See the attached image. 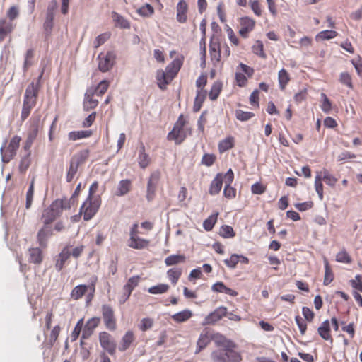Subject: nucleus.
Listing matches in <instances>:
<instances>
[{
    "label": "nucleus",
    "mask_w": 362,
    "mask_h": 362,
    "mask_svg": "<svg viewBox=\"0 0 362 362\" xmlns=\"http://www.w3.org/2000/svg\"><path fill=\"white\" fill-rule=\"evenodd\" d=\"M129 235L130 237L128 241L129 247L136 250H142L148 247L150 240L141 238L139 236L137 223H134L132 226Z\"/></svg>",
    "instance_id": "obj_8"
},
{
    "label": "nucleus",
    "mask_w": 362,
    "mask_h": 362,
    "mask_svg": "<svg viewBox=\"0 0 362 362\" xmlns=\"http://www.w3.org/2000/svg\"><path fill=\"white\" fill-rule=\"evenodd\" d=\"M182 274V269L180 267H173L167 272V277L173 286L177 284Z\"/></svg>",
    "instance_id": "obj_37"
},
{
    "label": "nucleus",
    "mask_w": 362,
    "mask_h": 362,
    "mask_svg": "<svg viewBox=\"0 0 362 362\" xmlns=\"http://www.w3.org/2000/svg\"><path fill=\"white\" fill-rule=\"evenodd\" d=\"M115 59L116 55L112 51L99 54L98 56L99 70L102 72L109 71L113 66L115 62Z\"/></svg>",
    "instance_id": "obj_11"
},
{
    "label": "nucleus",
    "mask_w": 362,
    "mask_h": 362,
    "mask_svg": "<svg viewBox=\"0 0 362 362\" xmlns=\"http://www.w3.org/2000/svg\"><path fill=\"white\" fill-rule=\"evenodd\" d=\"M228 314L227 308L220 306L205 317L202 325H214Z\"/></svg>",
    "instance_id": "obj_13"
},
{
    "label": "nucleus",
    "mask_w": 362,
    "mask_h": 362,
    "mask_svg": "<svg viewBox=\"0 0 362 362\" xmlns=\"http://www.w3.org/2000/svg\"><path fill=\"white\" fill-rule=\"evenodd\" d=\"M170 289V286L166 284H159L153 286L148 289V292L151 294H163L167 293Z\"/></svg>",
    "instance_id": "obj_44"
},
{
    "label": "nucleus",
    "mask_w": 362,
    "mask_h": 362,
    "mask_svg": "<svg viewBox=\"0 0 362 362\" xmlns=\"http://www.w3.org/2000/svg\"><path fill=\"white\" fill-rule=\"evenodd\" d=\"M99 342L101 347L107 351L110 355H114L116 351V343L112 335L105 332H100L98 335Z\"/></svg>",
    "instance_id": "obj_12"
},
{
    "label": "nucleus",
    "mask_w": 362,
    "mask_h": 362,
    "mask_svg": "<svg viewBox=\"0 0 362 362\" xmlns=\"http://www.w3.org/2000/svg\"><path fill=\"white\" fill-rule=\"evenodd\" d=\"M89 156L90 151L88 149H83L74 154L70 160L80 166L88 160Z\"/></svg>",
    "instance_id": "obj_34"
},
{
    "label": "nucleus",
    "mask_w": 362,
    "mask_h": 362,
    "mask_svg": "<svg viewBox=\"0 0 362 362\" xmlns=\"http://www.w3.org/2000/svg\"><path fill=\"white\" fill-rule=\"evenodd\" d=\"M42 252L40 248L34 247L29 249V262L39 264L42 262Z\"/></svg>",
    "instance_id": "obj_38"
},
{
    "label": "nucleus",
    "mask_w": 362,
    "mask_h": 362,
    "mask_svg": "<svg viewBox=\"0 0 362 362\" xmlns=\"http://www.w3.org/2000/svg\"><path fill=\"white\" fill-rule=\"evenodd\" d=\"M160 178V173L158 170L153 172L148 180L146 199L152 201L155 197L156 189Z\"/></svg>",
    "instance_id": "obj_15"
},
{
    "label": "nucleus",
    "mask_w": 362,
    "mask_h": 362,
    "mask_svg": "<svg viewBox=\"0 0 362 362\" xmlns=\"http://www.w3.org/2000/svg\"><path fill=\"white\" fill-rule=\"evenodd\" d=\"M252 52L258 56L259 57L265 59H267V54L264 50L263 42L260 40H257L252 47Z\"/></svg>",
    "instance_id": "obj_46"
},
{
    "label": "nucleus",
    "mask_w": 362,
    "mask_h": 362,
    "mask_svg": "<svg viewBox=\"0 0 362 362\" xmlns=\"http://www.w3.org/2000/svg\"><path fill=\"white\" fill-rule=\"evenodd\" d=\"M95 90L93 87L88 88L83 102V108L86 112L95 109L98 105V100L94 98Z\"/></svg>",
    "instance_id": "obj_17"
},
{
    "label": "nucleus",
    "mask_w": 362,
    "mask_h": 362,
    "mask_svg": "<svg viewBox=\"0 0 362 362\" xmlns=\"http://www.w3.org/2000/svg\"><path fill=\"white\" fill-rule=\"evenodd\" d=\"M184 62V56L180 55L174 59L165 70L159 69L156 72V80L158 86L161 90H165L173 78L180 71Z\"/></svg>",
    "instance_id": "obj_1"
},
{
    "label": "nucleus",
    "mask_w": 362,
    "mask_h": 362,
    "mask_svg": "<svg viewBox=\"0 0 362 362\" xmlns=\"http://www.w3.org/2000/svg\"><path fill=\"white\" fill-rule=\"evenodd\" d=\"M211 341V337L209 332L204 329L199 335V339L197 341V349L195 354L199 353L204 349Z\"/></svg>",
    "instance_id": "obj_27"
},
{
    "label": "nucleus",
    "mask_w": 362,
    "mask_h": 362,
    "mask_svg": "<svg viewBox=\"0 0 362 362\" xmlns=\"http://www.w3.org/2000/svg\"><path fill=\"white\" fill-rule=\"evenodd\" d=\"M339 82L347 86L349 88H353V83L351 76L348 72H342L339 76Z\"/></svg>",
    "instance_id": "obj_60"
},
{
    "label": "nucleus",
    "mask_w": 362,
    "mask_h": 362,
    "mask_svg": "<svg viewBox=\"0 0 362 362\" xmlns=\"http://www.w3.org/2000/svg\"><path fill=\"white\" fill-rule=\"evenodd\" d=\"M223 196L228 199H235L237 194V190L235 187H232L229 183L225 184L223 189Z\"/></svg>",
    "instance_id": "obj_57"
},
{
    "label": "nucleus",
    "mask_w": 362,
    "mask_h": 362,
    "mask_svg": "<svg viewBox=\"0 0 362 362\" xmlns=\"http://www.w3.org/2000/svg\"><path fill=\"white\" fill-rule=\"evenodd\" d=\"M336 261L340 263L350 264L352 262V259L349 254L344 249L337 254Z\"/></svg>",
    "instance_id": "obj_51"
},
{
    "label": "nucleus",
    "mask_w": 362,
    "mask_h": 362,
    "mask_svg": "<svg viewBox=\"0 0 362 362\" xmlns=\"http://www.w3.org/2000/svg\"><path fill=\"white\" fill-rule=\"evenodd\" d=\"M318 334L326 341H329L331 343L333 342V338L331 334V329L329 325V321L328 320H325L317 329Z\"/></svg>",
    "instance_id": "obj_25"
},
{
    "label": "nucleus",
    "mask_w": 362,
    "mask_h": 362,
    "mask_svg": "<svg viewBox=\"0 0 362 362\" xmlns=\"http://www.w3.org/2000/svg\"><path fill=\"white\" fill-rule=\"evenodd\" d=\"M100 205V198H86V201L83 203L80 208L79 214H83L84 221H90L97 214Z\"/></svg>",
    "instance_id": "obj_5"
},
{
    "label": "nucleus",
    "mask_w": 362,
    "mask_h": 362,
    "mask_svg": "<svg viewBox=\"0 0 362 362\" xmlns=\"http://www.w3.org/2000/svg\"><path fill=\"white\" fill-rule=\"evenodd\" d=\"M323 262L325 265V276L323 284L325 286H327L334 280V273L329 263V261L326 257H323Z\"/></svg>",
    "instance_id": "obj_35"
},
{
    "label": "nucleus",
    "mask_w": 362,
    "mask_h": 362,
    "mask_svg": "<svg viewBox=\"0 0 362 362\" xmlns=\"http://www.w3.org/2000/svg\"><path fill=\"white\" fill-rule=\"evenodd\" d=\"M222 88H223L222 82H221L219 81H215L213 83V85L211 88V90L209 91V97L210 100H216L218 98V97L219 96V95L222 90Z\"/></svg>",
    "instance_id": "obj_42"
},
{
    "label": "nucleus",
    "mask_w": 362,
    "mask_h": 362,
    "mask_svg": "<svg viewBox=\"0 0 362 362\" xmlns=\"http://www.w3.org/2000/svg\"><path fill=\"white\" fill-rule=\"evenodd\" d=\"M30 163V153H26V155L23 156L20 161L18 167L19 171L22 173H24L29 168Z\"/></svg>",
    "instance_id": "obj_62"
},
{
    "label": "nucleus",
    "mask_w": 362,
    "mask_h": 362,
    "mask_svg": "<svg viewBox=\"0 0 362 362\" xmlns=\"http://www.w3.org/2000/svg\"><path fill=\"white\" fill-rule=\"evenodd\" d=\"M255 116V114L252 112H246L242 110H237L235 111V117L237 119L241 122H246L250 120Z\"/></svg>",
    "instance_id": "obj_55"
},
{
    "label": "nucleus",
    "mask_w": 362,
    "mask_h": 362,
    "mask_svg": "<svg viewBox=\"0 0 362 362\" xmlns=\"http://www.w3.org/2000/svg\"><path fill=\"white\" fill-rule=\"evenodd\" d=\"M70 206L66 199H57L46 208L42 214L43 224H51L62 214L63 210H69Z\"/></svg>",
    "instance_id": "obj_2"
},
{
    "label": "nucleus",
    "mask_w": 362,
    "mask_h": 362,
    "mask_svg": "<svg viewBox=\"0 0 362 362\" xmlns=\"http://www.w3.org/2000/svg\"><path fill=\"white\" fill-rule=\"evenodd\" d=\"M209 54L211 60L214 66L221 62V43L215 37H211L209 44Z\"/></svg>",
    "instance_id": "obj_18"
},
{
    "label": "nucleus",
    "mask_w": 362,
    "mask_h": 362,
    "mask_svg": "<svg viewBox=\"0 0 362 362\" xmlns=\"http://www.w3.org/2000/svg\"><path fill=\"white\" fill-rule=\"evenodd\" d=\"M34 186H35V180H32L30 185L28 187V189L26 193V202H25V208L27 209H30L32 205L34 195Z\"/></svg>",
    "instance_id": "obj_52"
},
{
    "label": "nucleus",
    "mask_w": 362,
    "mask_h": 362,
    "mask_svg": "<svg viewBox=\"0 0 362 362\" xmlns=\"http://www.w3.org/2000/svg\"><path fill=\"white\" fill-rule=\"evenodd\" d=\"M322 175L317 174L315 178V187L320 200L323 199V185Z\"/></svg>",
    "instance_id": "obj_63"
},
{
    "label": "nucleus",
    "mask_w": 362,
    "mask_h": 362,
    "mask_svg": "<svg viewBox=\"0 0 362 362\" xmlns=\"http://www.w3.org/2000/svg\"><path fill=\"white\" fill-rule=\"evenodd\" d=\"M192 315V312L190 310L186 309L173 315L171 318L177 323H182L187 321Z\"/></svg>",
    "instance_id": "obj_36"
},
{
    "label": "nucleus",
    "mask_w": 362,
    "mask_h": 362,
    "mask_svg": "<svg viewBox=\"0 0 362 362\" xmlns=\"http://www.w3.org/2000/svg\"><path fill=\"white\" fill-rule=\"evenodd\" d=\"M141 277L139 276H134L130 277L125 285L123 286L124 293L119 300L121 303H124L131 296L133 290L139 285Z\"/></svg>",
    "instance_id": "obj_16"
},
{
    "label": "nucleus",
    "mask_w": 362,
    "mask_h": 362,
    "mask_svg": "<svg viewBox=\"0 0 362 362\" xmlns=\"http://www.w3.org/2000/svg\"><path fill=\"white\" fill-rule=\"evenodd\" d=\"M187 123V118L181 114L174 124L173 129L168 134V140L174 141L177 145L181 144L187 135L192 134V129L185 127Z\"/></svg>",
    "instance_id": "obj_3"
},
{
    "label": "nucleus",
    "mask_w": 362,
    "mask_h": 362,
    "mask_svg": "<svg viewBox=\"0 0 362 362\" xmlns=\"http://www.w3.org/2000/svg\"><path fill=\"white\" fill-rule=\"evenodd\" d=\"M97 281V276H94L91 278L90 285L86 286L84 284H81L75 286L71 292V298L75 300H77L83 296V295L87 292L88 289H90L91 292L87 296V301H90L94 296L95 284Z\"/></svg>",
    "instance_id": "obj_6"
},
{
    "label": "nucleus",
    "mask_w": 362,
    "mask_h": 362,
    "mask_svg": "<svg viewBox=\"0 0 362 362\" xmlns=\"http://www.w3.org/2000/svg\"><path fill=\"white\" fill-rule=\"evenodd\" d=\"M101 313L105 327L110 331H115L117 329V319L112 307L110 305H103Z\"/></svg>",
    "instance_id": "obj_10"
},
{
    "label": "nucleus",
    "mask_w": 362,
    "mask_h": 362,
    "mask_svg": "<svg viewBox=\"0 0 362 362\" xmlns=\"http://www.w3.org/2000/svg\"><path fill=\"white\" fill-rule=\"evenodd\" d=\"M39 132V121L37 120L35 122H33L30 126V129L28 130V136L27 138L35 141L36 139Z\"/></svg>",
    "instance_id": "obj_56"
},
{
    "label": "nucleus",
    "mask_w": 362,
    "mask_h": 362,
    "mask_svg": "<svg viewBox=\"0 0 362 362\" xmlns=\"http://www.w3.org/2000/svg\"><path fill=\"white\" fill-rule=\"evenodd\" d=\"M217 216L218 214H213L204 221L203 226L206 231H210L213 229L217 221Z\"/></svg>",
    "instance_id": "obj_61"
},
{
    "label": "nucleus",
    "mask_w": 362,
    "mask_h": 362,
    "mask_svg": "<svg viewBox=\"0 0 362 362\" xmlns=\"http://www.w3.org/2000/svg\"><path fill=\"white\" fill-rule=\"evenodd\" d=\"M322 174V180L330 187H334L338 180L334 175L330 174L329 171L325 169L322 172L320 173Z\"/></svg>",
    "instance_id": "obj_50"
},
{
    "label": "nucleus",
    "mask_w": 362,
    "mask_h": 362,
    "mask_svg": "<svg viewBox=\"0 0 362 362\" xmlns=\"http://www.w3.org/2000/svg\"><path fill=\"white\" fill-rule=\"evenodd\" d=\"M186 260L184 255H172L167 257L165 259V263L167 266H173L179 263H183Z\"/></svg>",
    "instance_id": "obj_45"
},
{
    "label": "nucleus",
    "mask_w": 362,
    "mask_h": 362,
    "mask_svg": "<svg viewBox=\"0 0 362 362\" xmlns=\"http://www.w3.org/2000/svg\"><path fill=\"white\" fill-rule=\"evenodd\" d=\"M36 105V103L24 101L23 103L21 118L23 121L25 120L30 114L32 109Z\"/></svg>",
    "instance_id": "obj_47"
},
{
    "label": "nucleus",
    "mask_w": 362,
    "mask_h": 362,
    "mask_svg": "<svg viewBox=\"0 0 362 362\" xmlns=\"http://www.w3.org/2000/svg\"><path fill=\"white\" fill-rule=\"evenodd\" d=\"M34 57V50L33 49H29L27 50L25 55V60L23 64V71L26 72L28 69L33 65V58Z\"/></svg>",
    "instance_id": "obj_53"
},
{
    "label": "nucleus",
    "mask_w": 362,
    "mask_h": 362,
    "mask_svg": "<svg viewBox=\"0 0 362 362\" xmlns=\"http://www.w3.org/2000/svg\"><path fill=\"white\" fill-rule=\"evenodd\" d=\"M44 74V70H42L38 76L37 81H32L26 88L25 95H24V101L31 102L34 103H37V99L40 88L41 87V79Z\"/></svg>",
    "instance_id": "obj_9"
},
{
    "label": "nucleus",
    "mask_w": 362,
    "mask_h": 362,
    "mask_svg": "<svg viewBox=\"0 0 362 362\" xmlns=\"http://www.w3.org/2000/svg\"><path fill=\"white\" fill-rule=\"evenodd\" d=\"M14 25L6 19L0 20V42H2L8 34L12 33Z\"/></svg>",
    "instance_id": "obj_29"
},
{
    "label": "nucleus",
    "mask_w": 362,
    "mask_h": 362,
    "mask_svg": "<svg viewBox=\"0 0 362 362\" xmlns=\"http://www.w3.org/2000/svg\"><path fill=\"white\" fill-rule=\"evenodd\" d=\"M242 361L241 355L237 351L227 349L226 362H240Z\"/></svg>",
    "instance_id": "obj_59"
},
{
    "label": "nucleus",
    "mask_w": 362,
    "mask_h": 362,
    "mask_svg": "<svg viewBox=\"0 0 362 362\" xmlns=\"http://www.w3.org/2000/svg\"><path fill=\"white\" fill-rule=\"evenodd\" d=\"M211 290L217 293H223L230 296L235 297L238 296V292L228 288L223 282L218 281L212 285Z\"/></svg>",
    "instance_id": "obj_30"
},
{
    "label": "nucleus",
    "mask_w": 362,
    "mask_h": 362,
    "mask_svg": "<svg viewBox=\"0 0 362 362\" xmlns=\"http://www.w3.org/2000/svg\"><path fill=\"white\" fill-rule=\"evenodd\" d=\"M290 81L291 76L289 73L285 69H281L278 73V81L280 90H285Z\"/></svg>",
    "instance_id": "obj_33"
},
{
    "label": "nucleus",
    "mask_w": 362,
    "mask_h": 362,
    "mask_svg": "<svg viewBox=\"0 0 362 362\" xmlns=\"http://www.w3.org/2000/svg\"><path fill=\"white\" fill-rule=\"evenodd\" d=\"M338 35V33L332 30H322L315 35V40L321 42L335 38Z\"/></svg>",
    "instance_id": "obj_39"
},
{
    "label": "nucleus",
    "mask_w": 362,
    "mask_h": 362,
    "mask_svg": "<svg viewBox=\"0 0 362 362\" xmlns=\"http://www.w3.org/2000/svg\"><path fill=\"white\" fill-rule=\"evenodd\" d=\"M234 138L233 136H228L221 140L218 145V151L221 153L230 150L234 146Z\"/></svg>",
    "instance_id": "obj_41"
},
{
    "label": "nucleus",
    "mask_w": 362,
    "mask_h": 362,
    "mask_svg": "<svg viewBox=\"0 0 362 362\" xmlns=\"http://www.w3.org/2000/svg\"><path fill=\"white\" fill-rule=\"evenodd\" d=\"M137 13L144 17H149L154 13L153 7L149 4H146L137 10Z\"/></svg>",
    "instance_id": "obj_58"
},
{
    "label": "nucleus",
    "mask_w": 362,
    "mask_h": 362,
    "mask_svg": "<svg viewBox=\"0 0 362 362\" xmlns=\"http://www.w3.org/2000/svg\"><path fill=\"white\" fill-rule=\"evenodd\" d=\"M52 235V228L49 224H43V226L38 231L37 239L41 247H45L49 237Z\"/></svg>",
    "instance_id": "obj_21"
},
{
    "label": "nucleus",
    "mask_w": 362,
    "mask_h": 362,
    "mask_svg": "<svg viewBox=\"0 0 362 362\" xmlns=\"http://www.w3.org/2000/svg\"><path fill=\"white\" fill-rule=\"evenodd\" d=\"M21 137L18 135L13 136L8 145L6 143L1 147L0 151L2 161L5 163H9L16 155L19 148Z\"/></svg>",
    "instance_id": "obj_4"
},
{
    "label": "nucleus",
    "mask_w": 362,
    "mask_h": 362,
    "mask_svg": "<svg viewBox=\"0 0 362 362\" xmlns=\"http://www.w3.org/2000/svg\"><path fill=\"white\" fill-rule=\"evenodd\" d=\"M71 251L68 246L65 247L59 255L58 259L57 260L55 267L59 272L64 266L66 261L70 257Z\"/></svg>",
    "instance_id": "obj_31"
},
{
    "label": "nucleus",
    "mask_w": 362,
    "mask_h": 362,
    "mask_svg": "<svg viewBox=\"0 0 362 362\" xmlns=\"http://www.w3.org/2000/svg\"><path fill=\"white\" fill-rule=\"evenodd\" d=\"M60 331V326L56 325L51 330L49 334L46 337L45 341L50 347H52L57 340Z\"/></svg>",
    "instance_id": "obj_43"
},
{
    "label": "nucleus",
    "mask_w": 362,
    "mask_h": 362,
    "mask_svg": "<svg viewBox=\"0 0 362 362\" xmlns=\"http://www.w3.org/2000/svg\"><path fill=\"white\" fill-rule=\"evenodd\" d=\"M100 318L98 317H93L89 319L84 325L81 338L83 339H88L93 333L95 329L99 325Z\"/></svg>",
    "instance_id": "obj_19"
},
{
    "label": "nucleus",
    "mask_w": 362,
    "mask_h": 362,
    "mask_svg": "<svg viewBox=\"0 0 362 362\" xmlns=\"http://www.w3.org/2000/svg\"><path fill=\"white\" fill-rule=\"evenodd\" d=\"M132 188V182L130 180H121L117 186V188L115 191V195L118 197H122L127 194Z\"/></svg>",
    "instance_id": "obj_32"
},
{
    "label": "nucleus",
    "mask_w": 362,
    "mask_h": 362,
    "mask_svg": "<svg viewBox=\"0 0 362 362\" xmlns=\"http://www.w3.org/2000/svg\"><path fill=\"white\" fill-rule=\"evenodd\" d=\"M110 83L106 80L100 81L96 87H93L95 95L102 96L107 90Z\"/></svg>",
    "instance_id": "obj_54"
},
{
    "label": "nucleus",
    "mask_w": 362,
    "mask_h": 362,
    "mask_svg": "<svg viewBox=\"0 0 362 362\" xmlns=\"http://www.w3.org/2000/svg\"><path fill=\"white\" fill-rule=\"evenodd\" d=\"M79 165L70 160L69 166L67 169L66 180V182H70L73 180L76 175Z\"/></svg>",
    "instance_id": "obj_49"
},
{
    "label": "nucleus",
    "mask_w": 362,
    "mask_h": 362,
    "mask_svg": "<svg viewBox=\"0 0 362 362\" xmlns=\"http://www.w3.org/2000/svg\"><path fill=\"white\" fill-rule=\"evenodd\" d=\"M57 7V1H52V4L48 6L47 11L46 19L44 23V28L45 32L49 35L53 28L54 11Z\"/></svg>",
    "instance_id": "obj_20"
},
{
    "label": "nucleus",
    "mask_w": 362,
    "mask_h": 362,
    "mask_svg": "<svg viewBox=\"0 0 362 362\" xmlns=\"http://www.w3.org/2000/svg\"><path fill=\"white\" fill-rule=\"evenodd\" d=\"M93 132L90 130H80L70 132L68 134V138L71 141H76L81 139L88 138L92 135Z\"/></svg>",
    "instance_id": "obj_40"
},
{
    "label": "nucleus",
    "mask_w": 362,
    "mask_h": 362,
    "mask_svg": "<svg viewBox=\"0 0 362 362\" xmlns=\"http://www.w3.org/2000/svg\"><path fill=\"white\" fill-rule=\"evenodd\" d=\"M111 17L114 22L115 26L122 29H129L131 27L130 22L125 18L124 16L118 13L117 12L112 11Z\"/></svg>",
    "instance_id": "obj_26"
},
{
    "label": "nucleus",
    "mask_w": 362,
    "mask_h": 362,
    "mask_svg": "<svg viewBox=\"0 0 362 362\" xmlns=\"http://www.w3.org/2000/svg\"><path fill=\"white\" fill-rule=\"evenodd\" d=\"M151 163V158L148 153H146L145 146L141 144L140 150L138 156V163L141 168H146Z\"/></svg>",
    "instance_id": "obj_28"
},
{
    "label": "nucleus",
    "mask_w": 362,
    "mask_h": 362,
    "mask_svg": "<svg viewBox=\"0 0 362 362\" xmlns=\"http://www.w3.org/2000/svg\"><path fill=\"white\" fill-rule=\"evenodd\" d=\"M240 30L239 34L243 38H247L249 34L255 29L256 22L254 19L248 16H243L239 20Z\"/></svg>",
    "instance_id": "obj_14"
},
{
    "label": "nucleus",
    "mask_w": 362,
    "mask_h": 362,
    "mask_svg": "<svg viewBox=\"0 0 362 362\" xmlns=\"http://www.w3.org/2000/svg\"><path fill=\"white\" fill-rule=\"evenodd\" d=\"M223 181V175L222 173H218L210 184L209 193L211 195L218 194L221 190Z\"/></svg>",
    "instance_id": "obj_23"
},
{
    "label": "nucleus",
    "mask_w": 362,
    "mask_h": 362,
    "mask_svg": "<svg viewBox=\"0 0 362 362\" xmlns=\"http://www.w3.org/2000/svg\"><path fill=\"white\" fill-rule=\"evenodd\" d=\"M188 6L185 0H180L176 7V19L180 23H184L187 20Z\"/></svg>",
    "instance_id": "obj_22"
},
{
    "label": "nucleus",
    "mask_w": 362,
    "mask_h": 362,
    "mask_svg": "<svg viewBox=\"0 0 362 362\" xmlns=\"http://www.w3.org/2000/svg\"><path fill=\"white\" fill-rule=\"evenodd\" d=\"M249 4L255 16L259 17L262 15V6L259 0H250Z\"/></svg>",
    "instance_id": "obj_64"
},
{
    "label": "nucleus",
    "mask_w": 362,
    "mask_h": 362,
    "mask_svg": "<svg viewBox=\"0 0 362 362\" xmlns=\"http://www.w3.org/2000/svg\"><path fill=\"white\" fill-rule=\"evenodd\" d=\"M255 73L252 67L240 63L237 67V71L235 74V80L238 86L245 87L248 83V78H252Z\"/></svg>",
    "instance_id": "obj_7"
},
{
    "label": "nucleus",
    "mask_w": 362,
    "mask_h": 362,
    "mask_svg": "<svg viewBox=\"0 0 362 362\" xmlns=\"http://www.w3.org/2000/svg\"><path fill=\"white\" fill-rule=\"evenodd\" d=\"M135 341V335L132 330L127 331L122 337L119 345V350L120 351H125L127 350L132 344Z\"/></svg>",
    "instance_id": "obj_24"
},
{
    "label": "nucleus",
    "mask_w": 362,
    "mask_h": 362,
    "mask_svg": "<svg viewBox=\"0 0 362 362\" xmlns=\"http://www.w3.org/2000/svg\"><path fill=\"white\" fill-rule=\"evenodd\" d=\"M227 349H218L212 352L211 358L214 362H226Z\"/></svg>",
    "instance_id": "obj_48"
}]
</instances>
